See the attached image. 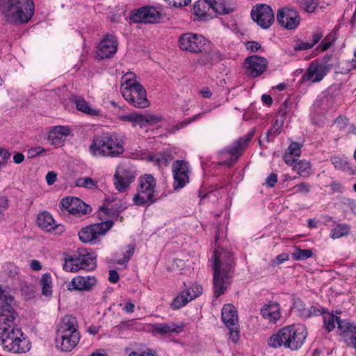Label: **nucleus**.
Segmentation results:
<instances>
[{
  "mask_svg": "<svg viewBox=\"0 0 356 356\" xmlns=\"http://www.w3.org/2000/svg\"><path fill=\"white\" fill-rule=\"evenodd\" d=\"M121 119L123 121L132 122L134 123V125H136V124L140 125L142 119V115L133 113L129 115L122 116Z\"/></svg>",
  "mask_w": 356,
  "mask_h": 356,
  "instance_id": "de8ad7c7",
  "label": "nucleus"
},
{
  "mask_svg": "<svg viewBox=\"0 0 356 356\" xmlns=\"http://www.w3.org/2000/svg\"><path fill=\"white\" fill-rule=\"evenodd\" d=\"M339 335L348 346L356 350V326L348 320L338 322Z\"/></svg>",
  "mask_w": 356,
  "mask_h": 356,
  "instance_id": "6ab92c4d",
  "label": "nucleus"
},
{
  "mask_svg": "<svg viewBox=\"0 0 356 356\" xmlns=\"http://www.w3.org/2000/svg\"><path fill=\"white\" fill-rule=\"evenodd\" d=\"M350 226L346 223L337 224L330 234V238L337 239L343 236H346L350 234Z\"/></svg>",
  "mask_w": 356,
  "mask_h": 356,
  "instance_id": "72a5a7b5",
  "label": "nucleus"
},
{
  "mask_svg": "<svg viewBox=\"0 0 356 356\" xmlns=\"http://www.w3.org/2000/svg\"><path fill=\"white\" fill-rule=\"evenodd\" d=\"M118 47L117 38L113 35L106 34L99 42L96 56L101 60L110 58L116 54Z\"/></svg>",
  "mask_w": 356,
  "mask_h": 356,
  "instance_id": "2eb2a0df",
  "label": "nucleus"
},
{
  "mask_svg": "<svg viewBox=\"0 0 356 356\" xmlns=\"http://www.w3.org/2000/svg\"><path fill=\"white\" fill-rule=\"evenodd\" d=\"M8 199L4 197H0V221L3 219V212L8 209Z\"/></svg>",
  "mask_w": 356,
  "mask_h": 356,
  "instance_id": "4d7b16f0",
  "label": "nucleus"
},
{
  "mask_svg": "<svg viewBox=\"0 0 356 356\" xmlns=\"http://www.w3.org/2000/svg\"><path fill=\"white\" fill-rule=\"evenodd\" d=\"M189 301L191 300L184 290L174 299L172 303V307L173 309H179L185 306Z\"/></svg>",
  "mask_w": 356,
  "mask_h": 356,
  "instance_id": "a19ab883",
  "label": "nucleus"
},
{
  "mask_svg": "<svg viewBox=\"0 0 356 356\" xmlns=\"http://www.w3.org/2000/svg\"><path fill=\"white\" fill-rule=\"evenodd\" d=\"M301 9L307 13H314L318 6V0H297Z\"/></svg>",
  "mask_w": 356,
  "mask_h": 356,
  "instance_id": "58836bf2",
  "label": "nucleus"
},
{
  "mask_svg": "<svg viewBox=\"0 0 356 356\" xmlns=\"http://www.w3.org/2000/svg\"><path fill=\"white\" fill-rule=\"evenodd\" d=\"M70 132V129L67 126H56L49 131L48 140L53 145H62Z\"/></svg>",
  "mask_w": 356,
  "mask_h": 356,
  "instance_id": "b1692460",
  "label": "nucleus"
},
{
  "mask_svg": "<svg viewBox=\"0 0 356 356\" xmlns=\"http://www.w3.org/2000/svg\"><path fill=\"white\" fill-rule=\"evenodd\" d=\"M44 152V149L42 147L38 146L34 148H31L28 151V154L29 157H35L38 155L41 154Z\"/></svg>",
  "mask_w": 356,
  "mask_h": 356,
  "instance_id": "680f3d73",
  "label": "nucleus"
},
{
  "mask_svg": "<svg viewBox=\"0 0 356 356\" xmlns=\"http://www.w3.org/2000/svg\"><path fill=\"white\" fill-rule=\"evenodd\" d=\"M89 152L95 156L118 157L124 152V142L114 135L95 137Z\"/></svg>",
  "mask_w": 356,
  "mask_h": 356,
  "instance_id": "0eeeda50",
  "label": "nucleus"
},
{
  "mask_svg": "<svg viewBox=\"0 0 356 356\" xmlns=\"http://www.w3.org/2000/svg\"><path fill=\"white\" fill-rule=\"evenodd\" d=\"M293 155H291L288 153H285L283 156V159L284 162L289 166H291L292 168L295 164V162L297 161V159L293 157Z\"/></svg>",
  "mask_w": 356,
  "mask_h": 356,
  "instance_id": "0e129e2a",
  "label": "nucleus"
},
{
  "mask_svg": "<svg viewBox=\"0 0 356 356\" xmlns=\"http://www.w3.org/2000/svg\"><path fill=\"white\" fill-rule=\"evenodd\" d=\"M191 0H165V1L175 8H181L189 4Z\"/></svg>",
  "mask_w": 356,
  "mask_h": 356,
  "instance_id": "5fc2aeb1",
  "label": "nucleus"
},
{
  "mask_svg": "<svg viewBox=\"0 0 356 356\" xmlns=\"http://www.w3.org/2000/svg\"><path fill=\"white\" fill-rule=\"evenodd\" d=\"M213 0H198L193 6L194 15L200 19L206 20L211 17V5Z\"/></svg>",
  "mask_w": 356,
  "mask_h": 356,
  "instance_id": "cd10ccee",
  "label": "nucleus"
},
{
  "mask_svg": "<svg viewBox=\"0 0 356 356\" xmlns=\"http://www.w3.org/2000/svg\"><path fill=\"white\" fill-rule=\"evenodd\" d=\"M80 337L76 318L72 315H65L57 329V347L62 351H71L78 344Z\"/></svg>",
  "mask_w": 356,
  "mask_h": 356,
  "instance_id": "39448f33",
  "label": "nucleus"
},
{
  "mask_svg": "<svg viewBox=\"0 0 356 356\" xmlns=\"http://www.w3.org/2000/svg\"><path fill=\"white\" fill-rule=\"evenodd\" d=\"M221 316L223 323L227 327L235 326L238 323L237 311L234 305L231 304H226L223 306Z\"/></svg>",
  "mask_w": 356,
  "mask_h": 356,
  "instance_id": "c85d7f7f",
  "label": "nucleus"
},
{
  "mask_svg": "<svg viewBox=\"0 0 356 356\" xmlns=\"http://www.w3.org/2000/svg\"><path fill=\"white\" fill-rule=\"evenodd\" d=\"M327 61L328 59L323 62H312L304 74V79L312 83L322 81L330 69V65L327 63Z\"/></svg>",
  "mask_w": 356,
  "mask_h": 356,
  "instance_id": "dca6fc26",
  "label": "nucleus"
},
{
  "mask_svg": "<svg viewBox=\"0 0 356 356\" xmlns=\"http://www.w3.org/2000/svg\"><path fill=\"white\" fill-rule=\"evenodd\" d=\"M161 15L154 7L143 6L130 13L129 19L134 23L153 24L161 19Z\"/></svg>",
  "mask_w": 356,
  "mask_h": 356,
  "instance_id": "f8f14e48",
  "label": "nucleus"
},
{
  "mask_svg": "<svg viewBox=\"0 0 356 356\" xmlns=\"http://www.w3.org/2000/svg\"><path fill=\"white\" fill-rule=\"evenodd\" d=\"M74 104L78 111H81L90 116H98L100 115V111L92 108L89 104L81 97L74 98Z\"/></svg>",
  "mask_w": 356,
  "mask_h": 356,
  "instance_id": "7c9ffc66",
  "label": "nucleus"
},
{
  "mask_svg": "<svg viewBox=\"0 0 356 356\" xmlns=\"http://www.w3.org/2000/svg\"><path fill=\"white\" fill-rule=\"evenodd\" d=\"M156 181L149 174H145L139 179L137 193L133 198L134 203L137 206L149 205L156 201L155 188Z\"/></svg>",
  "mask_w": 356,
  "mask_h": 356,
  "instance_id": "1a4fd4ad",
  "label": "nucleus"
},
{
  "mask_svg": "<svg viewBox=\"0 0 356 356\" xmlns=\"http://www.w3.org/2000/svg\"><path fill=\"white\" fill-rule=\"evenodd\" d=\"M202 286L199 284H193L191 286L190 289H188L186 291V294L190 298L191 300L196 298L198 297L200 294L202 293Z\"/></svg>",
  "mask_w": 356,
  "mask_h": 356,
  "instance_id": "a18cd8bd",
  "label": "nucleus"
},
{
  "mask_svg": "<svg viewBox=\"0 0 356 356\" xmlns=\"http://www.w3.org/2000/svg\"><path fill=\"white\" fill-rule=\"evenodd\" d=\"M37 223L39 227L48 232L56 229L58 230V232L64 231L63 226L62 225H56L51 215L47 211L42 212L38 216Z\"/></svg>",
  "mask_w": 356,
  "mask_h": 356,
  "instance_id": "393cba45",
  "label": "nucleus"
},
{
  "mask_svg": "<svg viewBox=\"0 0 356 356\" xmlns=\"http://www.w3.org/2000/svg\"><path fill=\"white\" fill-rule=\"evenodd\" d=\"M325 312V309H323V308H318V307H315V306H312L308 309L307 316V317H311V316H313L323 315V313Z\"/></svg>",
  "mask_w": 356,
  "mask_h": 356,
  "instance_id": "6e6d98bb",
  "label": "nucleus"
},
{
  "mask_svg": "<svg viewBox=\"0 0 356 356\" xmlns=\"http://www.w3.org/2000/svg\"><path fill=\"white\" fill-rule=\"evenodd\" d=\"M76 186L79 187L92 189L97 187V184L92 178L86 177L79 178L76 180Z\"/></svg>",
  "mask_w": 356,
  "mask_h": 356,
  "instance_id": "37998d69",
  "label": "nucleus"
},
{
  "mask_svg": "<svg viewBox=\"0 0 356 356\" xmlns=\"http://www.w3.org/2000/svg\"><path fill=\"white\" fill-rule=\"evenodd\" d=\"M245 74L252 78L260 76L267 68L268 61L264 57L253 55L245 60Z\"/></svg>",
  "mask_w": 356,
  "mask_h": 356,
  "instance_id": "a211bd4d",
  "label": "nucleus"
},
{
  "mask_svg": "<svg viewBox=\"0 0 356 356\" xmlns=\"http://www.w3.org/2000/svg\"><path fill=\"white\" fill-rule=\"evenodd\" d=\"M229 330V339L232 340V342L234 343H237L239 340V330H238L237 325L235 326H230L227 327Z\"/></svg>",
  "mask_w": 356,
  "mask_h": 356,
  "instance_id": "3c124183",
  "label": "nucleus"
},
{
  "mask_svg": "<svg viewBox=\"0 0 356 356\" xmlns=\"http://www.w3.org/2000/svg\"><path fill=\"white\" fill-rule=\"evenodd\" d=\"M279 24L288 30L296 29L300 22V17L296 9L282 8L277 14Z\"/></svg>",
  "mask_w": 356,
  "mask_h": 356,
  "instance_id": "f3484780",
  "label": "nucleus"
},
{
  "mask_svg": "<svg viewBox=\"0 0 356 356\" xmlns=\"http://www.w3.org/2000/svg\"><path fill=\"white\" fill-rule=\"evenodd\" d=\"M40 284L42 294L46 296H50L51 294V276L50 273H47L42 275Z\"/></svg>",
  "mask_w": 356,
  "mask_h": 356,
  "instance_id": "4c0bfd02",
  "label": "nucleus"
},
{
  "mask_svg": "<svg viewBox=\"0 0 356 356\" xmlns=\"http://www.w3.org/2000/svg\"><path fill=\"white\" fill-rule=\"evenodd\" d=\"M246 47L248 49L252 51H257L262 49L261 45L255 41L248 42Z\"/></svg>",
  "mask_w": 356,
  "mask_h": 356,
  "instance_id": "69168bd1",
  "label": "nucleus"
},
{
  "mask_svg": "<svg viewBox=\"0 0 356 356\" xmlns=\"http://www.w3.org/2000/svg\"><path fill=\"white\" fill-rule=\"evenodd\" d=\"M127 250L124 253L122 259H120L116 261V263L120 265L126 264L128 263L131 257L133 256L135 250V247L133 245H128L127 247Z\"/></svg>",
  "mask_w": 356,
  "mask_h": 356,
  "instance_id": "49530a36",
  "label": "nucleus"
},
{
  "mask_svg": "<svg viewBox=\"0 0 356 356\" xmlns=\"http://www.w3.org/2000/svg\"><path fill=\"white\" fill-rule=\"evenodd\" d=\"M1 12L6 21L13 24L28 22L34 14L33 0H5Z\"/></svg>",
  "mask_w": 356,
  "mask_h": 356,
  "instance_id": "423d86ee",
  "label": "nucleus"
},
{
  "mask_svg": "<svg viewBox=\"0 0 356 356\" xmlns=\"http://www.w3.org/2000/svg\"><path fill=\"white\" fill-rule=\"evenodd\" d=\"M213 3L211 5V15L215 14L226 15L234 11V8L227 6L224 0H213Z\"/></svg>",
  "mask_w": 356,
  "mask_h": 356,
  "instance_id": "473e14b6",
  "label": "nucleus"
},
{
  "mask_svg": "<svg viewBox=\"0 0 356 356\" xmlns=\"http://www.w3.org/2000/svg\"><path fill=\"white\" fill-rule=\"evenodd\" d=\"M277 182V175L275 173H271L266 178V183L270 187H273Z\"/></svg>",
  "mask_w": 356,
  "mask_h": 356,
  "instance_id": "e2e57ef3",
  "label": "nucleus"
},
{
  "mask_svg": "<svg viewBox=\"0 0 356 356\" xmlns=\"http://www.w3.org/2000/svg\"><path fill=\"white\" fill-rule=\"evenodd\" d=\"M161 120V118L157 115H142V119L140 122V127L146 126L147 124H157Z\"/></svg>",
  "mask_w": 356,
  "mask_h": 356,
  "instance_id": "c03bdc74",
  "label": "nucleus"
},
{
  "mask_svg": "<svg viewBox=\"0 0 356 356\" xmlns=\"http://www.w3.org/2000/svg\"><path fill=\"white\" fill-rule=\"evenodd\" d=\"M114 177V185L120 192L126 191L134 180L132 172L123 168L117 170Z\"/></svg>",
  "mask_w": 356,
  "mask_h": 356,
  "instance_id": "5701e85b",
  "label": "nucleus"
},
{
  "mask_svg": "<svg viewBox=\"0 0 356 356\" xmlns=\"http://www.w3.org/2000/svg\"><path fill=\"white\" fill-rule=\"evenodd\" d=\"M332 163L337 170L349 171L351 170L349 163L346 157H341L339 156H332L330 158Z\"/></svg>",
  "mask_w": 356,
  "mask_h": 356,
  "instance_id": "e433bc0d",
  "label": "nucleus"
},
{
  "mask_svg": "<svg viewBox=\"0 0 356 356\" xmlns=\"http://www.w3.org/2000/svg\"><path fill=\"white\" fill-rule=\"evenodd\" d=\"M147 159L159 167H163L168 165L172 160V157L168 153L160 152L156 154L148 155Z\"/></svg>",
  "mask_w": 356,
  "mask_h": 356,
  "instance_id": "2f4dec72",
  "label": "nucleus"
},
{
  "mask_svg": "<svg viewBox=\"0 0 356 356\" xmlns=\"http://www.w3.org/2000/svg\"><path fill=\"white\" fill-rule=\"evenodd\" d=\"M120 90L124 99L135 108H145L150 104L146 90L134 73H127L122 76Z\"/></svg>",
  "mask_w": 356,
  "mask_h": 356,
  "instance_id": "20e7f679",
  "label": "nucleus"
},
{
  "mask_svg": "<svg viewBox=\"0 0 356 356\" xmlns=\"http://www.w3.org/2000/svg\"><path fill=\"white\" fill-rule=\"evenodd\" d=\"M312 47L311 46L310 43L308 42H303L300 41V42L297 43L294 46V51H303V50H307L312 49Z\"/></svg>",
  "mask_w": 356,
  "mask_h": 356,
  "instance_id": "bf43d9fd",
  "label": "nucleus"
},
{
  "mask_svg": "<svg viewBox=\"0 0 356 356\" xmlns=\"http://www.w3.org/2000/svg\"><path fill=\"white\" fill-rule=\"evenodd\" d=\"M60 209L63 211H67L70 213L81 217L91 212V207L83 202L78 197H65L60 202Z\"/></svg>",
  "mask_w": 356,
  "mask_h": 356,
  "instance_id": "ddd939ff",
  "label": "nucleus"
},
{
  "mask_svg": "<svg viewBox=\"0 0 356 356\" xmlns=\"http://www.w3.org/2000/svg\"><path fill=\"white\" fill-rule=\"evenodd\" d=\"M13 298L0 289V345L13 353H26L31 343L15 323L17 313L11 306Z\"/></svg>",
  "mask_w": 356,
  "mask_h": 356,
  "instance_id": "f257e3e1",
  "label": "nucleus"
},
{
  "mask_svg": "<svg viewBox=\"0 0 356 356\" xmlns=\"http://www.w3.org/2000/svg\"><path fill=\"white\" fill-rule=\"evenodd\" d=\"M108 280L111 283H116L119 280V275L115 270H111L109 271Z\"/></svg>",
  "mask_w": 356,
  "mask_h": 356,
  "instance_id": "774afa93",
  "label": "nucleus"
},
{
  "mask_svg": "<svg viewBox=\"0 0 356 356\" xmlns=\"http://www.w3.org/2000/svg\"><path fill=\"white\" fill-rule=\"evenodd\" d=\"M307 337V332L304 325L293 324L273 334L268 339V344L274 348L284 347L297 350L302 347Z\"/></svg>",
  "mask_w": 356,
  "mask_h": 356,
  "instance_id": "7ed1b4c3",
  "label": "nucleus"
},
{
  "mask_svg": "<svg viewBox=\"0 0 356 356\" xmlns=\"http://www.w3.org/2000/svg\"><path fill=\"white\" fill-rule=\"evenodd\" d=\"M251 16L252 19L263 29L269 28L275 19L272 8L266 4L254 6L251 11Z\"/></svg>",
  "mask_w": 356,
  "mask_h": 356,
  "instance_id": "4468645a",
  "label": "nucleus"
},
{
  "mask_svg": "<svg viewBox=\"0 0 356 356\" xmlns=\"http://www.w3.org/2000/svg\"><path fill=\"white\" fill-rule=\"evenodd\" d=\"M222 59V55L217 49H210L208 51L204 53L198 59V62L201 65L215 64L220 62Z\"/></svg>",
  "mask_w": 356,
  "mask_h": 356,
  "instance_id": "c756f323",
  "label": "nucleus"
},
{
  "mask_svg": "<svg viewBox=\"0 0 356 356\" xmlns=\"http://www.w3.org/2000/svg\"><path fill=\"white\" fill-rule=\"evenodd\" d=\"M260 312L265 319L272 323H275L281 316L280 305L275 302H269L264 305Z\"/></svg>",
  "mask_w": 356,
  "mask_h": 356,
  "instance_id": "a878e982",
  "label": "nucleus"
},
{
  "mask_svg": "<svg viewBox=\"0 0 356 356\" xmlns=\"http://www.w3.org/2000/svg\"><path fill=\"white\" fill-rule=\"evenodd\" d=\"M300 145L298 143H292L288 147L286 153L294 156H299L300 155Z\"/></svg>",
  "mask_w": 356,
  "mask_h": 356,
  "instance_id": "8fccbe9b",
  "label": "nucleus"
},
{
  "mask_svg": "<svg viewBox=\"0 0 356 356\" xmlns=\"http://www.w3.org/2000/svg\"><path fill=\"white\" fill-rule=\"evenodd\" d=\"M56 173L51 171L49 172L46 175V181L49 185H52L56 180Z\"/></svg>",
  "mask_w": 356,
  "mask_h": 356,
  "instance_id": "338daca9",
  "label": "nucleus"
},
{
  "mask_svg": "<svg viewBox=\"0 0 356 356\" xmlns=\"http://www.w3.org/2000/svg\"><path fill=\"white\" fill-rule=\"evenodd\" d=\"M293 170L296 171L300 176L309 175L311 170V164L305 160H300L295 162Z\"/></svg>",
  "mask_w": 356,
  "mask_h": 356,
  "instance_id": "c9c22d12",
  "label": "nucleus"
},
{
  "mask_svg": "<svg viewBox=\"0 0 356 356\" xmlns=\"http://www.w3.org/2000/svg\"><path fill=\"white\" fill-rule=\"evenodd\" d=\"M312 255V250H302L299 247L295 246L294 252L292 253V258L296 261H301L310 258Z\"/></svg>",
  "mask_w": 356,
  "mask_h": 356,
  "instance_id": "ea45409f",
  "label": "nucleus"
},
{
  "mask_svg": "<svg viewBox=\"0 0 356 356\" xmlns=\"http://www.w3.org/2000/svg\"><path fill=\"white\" fill-rule=\"evenodd\" d=\"M281 132V126L278 124L277 120L275 122L274 126L270 128L266 134V138L267 142H270L272 140L270 139V136L274 135L276 136Z\"/></svg>",
  "mask_w": 356,
  "mask_h": 356,
  "instance_id": "09e8293b",
  "label": "nucleus"
},
{
  "mask_svg": "<svg viewBox=\"0 0 356 356\" xmlns=\"http://www.w3.org/2000/svg\"><path fill=\"white\" fill-rule=\"evenodd\" d=\"M207 39L202 35L187 33L181 35L179 38V47L192 53H200L204 51L207 44Z\"/></svg>",
  "mask_w": 356,
  "mask_h": 356,
  "instance_id": "9b49d317",
  "label": "nucleus"
},
{
  "mask_svg": "<svg viewBox=\"0 0 356 356\" xmlns=\"http://www.w3.org/2000/svg\"><path fill=\"white\" fill-rule=\"evenodd\" d=\"M97 280L93 276H76L67 284L69 291H90L96 284Z\"/></svg>",
  "mask_w": 356,
  "mask_h": 356,
  "instance_id": "4be33fe9",
  "label": "nucleus"
},
{
  "mask_svg": "<svg viewBox=\"0 0 356 356\" xmlns=\"http://www.w3.org/2000/svg\"><path fill=\"white\" fill-rule=\"evenodd\" d=\"M184 324H176L173 322L165 323H155L152 325L153 332L160 334H168L171 333L179 334L184 330Z\"/></svg>",
  "mask_w": 356,
  "mask_h": 356,
  "instance_id": "bb28decb",
  "label": "nucleus"
},
{
  "mask_svg": "<svg viewBox=\"0 0 356 356\" xmlns=\"http://www.w3.org/2000/svg\"><path fill=\"white\" fill-rule=\"evenodd\" d=\"M232 254L226 250L214 253L213 291L214 296L218 297L225 293L231 284L232 273L234 268Z\"/></svg>",
  "mask_w": 356,
  "mask_h": 356,
  "instance_id": "f03ea898",
  "label": "nucleus"
},
{
  "mask_svg": "<svg viewBox=\"0 0 356 356\" xmlns=\"http://www.w3.org/2000/svg\"><path fill=\"white\" fill-rule=\"evenodd\" d=\"M323 37V33L319 29H318L316 31L313 32L312 34V40L309 41L311 46L313 47L315 44H316Z\"/></svg>",
  "mask_w": 356,
  "mask_h": 356,
  "instance_id": "603ef678",
  "label": "nucleus"
},
{
  "mask_svg": "<svg viewBox=\"0 0 356 356\" xmlns=\"http://www.w3.org/2000/svg\"><path fill=\"white\" fill-rule=\"evenodd\" d=\"M289 191L293 194L302 193L307 195L311 191V186L309 184L306 182H301L293 187L289 189Z\"/></svg>",
  "mask_w": 356,
  "mask_h": 356,
  "instance_id": "79ce46f5",
  "label": "nucleus"
},
{
  "mask_svg": "<svg viewBox=\"0 0 356 356\" xmlns=\"http://www.w3.org/2000/svg\"><path fill=\"white\" fill-rule=\"evenodd\" d=\"M254 131H252L247 134L243 137L240 138L234 145L227 147L225 149L222 153L227 152L232 156H234L235 159L234 160H230L227 161H225L223 163L228 166L232 165L236 160L238 159L239 156L242 154L243 150L247 147L249 142L251 138L254 136Z\"/></svg>",
  "mask_w": 356,
  "mask_h": 356,
  "instance_id": "aec40b11",
  "label": "nucleus"
},
{
  "mask_svg": "<svg viewBox=\"0 0 356 356\" xmlns=\"http://www.w3.org/2000/svg\"><path fill=\"white\" fill-rule=\"evenodd\" d=\"M172 172L175 189L183 188L188 182V167L184 161H176L172 165Z\"/></svg>",
  "mask_w": 356,
  "mask_h": 356,
  "instance_id": "412c9836",
  "label": "nucleus"
},
{
  "mask_svg": "<svg viewBox=\"0 0 356 356\" xmlns=\"http://www.w3.org/2000/svg\"><path fill=\"white\" fill-rule=\"evenodd\" d=\"M348 119L346 118L339 117L334 120V126L341 130L345 128V127L348 124Z\"/></svg>",
  "mask_w": 356,
  "mask_h": 356,
  "instance_id": "13d9d810",
  "label": "nucleus"
},
{
  "mask_svg": "<svg viewBox=\"0 0 356 356\" xmlns=\"http://www.w3.org/2000/svg\"><path fill=\"white\" fill-rule=\"evenodd\" d=\"M3 268L5 272H6V273L10 277H14L18 273V268L17 266L11 263L6 264L3 266Z\"/></svg>",
  "mask_w": 356,
  "mask_h": 356,
  "instance_id": "864d4df0",
  "label": "nucleus"
},
{
  "mask_svg": "<svg viewBox=\"0 0 356 356\" xmlns=\"http://www.w3.org/2000/svg\"><path fill=\"white\" fill-rule=\"evenodd\" d=\"M111 220L86 226L79 232V239L83 243H95L100 236H104L113 226Z\"/></svg>",
  "mask_w": 356,
  "mask_h": 356,
  "instance_id": "9d476101",
  "label": "nucleus"
},
{
  "mask_svg": "<svg viewBox=\"0 0 356 356\" xmlns=\"http://www.w3.org/2000/svg\"><path fill=\"white\" fill-rule=\"evenodd\" d=\"M323 317L324 326L327 332L332 331L335 327V323H338L339 321H341L339 317L328 312H325Z\"/></svg>",
  "mask_w": 356,
  "mask_h": 356,
  "instance_id": "f704fd0d",
  "label": "nucleus"
},
{
  "mask_svg": "<svg viewBox=\"0 0 356 356\" xmlns=\"http://www.w3.org/2000/svg\"><path fill=\"white\" fill-rule=\"evenodd\" d=\"M10 156V152L3 148H0V165H4Z\"/></svg>",
  "mask_w": 356,
  "mask_h": 356,
  "instance_id": "052dcab7",
  "label": "nucleus"
},
{
  "mask_svg": "<svg viewBox=\"0 0 356 356\" xmlns=\"http://www.w3.org/2000/svg\"><path fill=\"white\" fill-rule=\"evenodd\" d=\"M96 267V255L86 248H79L76 253L65 259L63 268L66 271L76 272L81 269L92 270Z\"/></svg>",
  "mask_w": 356,
  "mask_h": 356,
  "instance_id": "6e6552de",
  "label": "nucleus"
}]
</instances>
